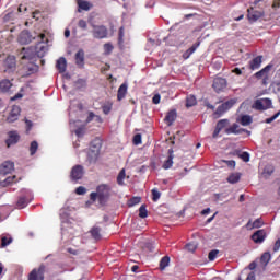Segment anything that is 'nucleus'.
I'll return each instance as SVG.
<instances>
[{
	"instance_id": "nucleus-1",
	"label": "nucleus",
	"mask_w": 280,
	"mask_h": 280,
	"mask_svg": "<svg viewBox=\"0 0 280 280\" xmlns=\"http://www.w3.org/2000/svg\"><path fill=\"white\" fill-rule=\"evenodd\" d=\"M22 69L20 70V75L22 78H27V75H32L38 71V66L35 63L36 58H43L45 54H47V47L45 45L39 44L36 46L35 50L32 48H23L22 52Z\"/></svg>"
},
{
	"instance_id": "nucleus-2",
	"label": "nucleus",
	"mask_w": 280,
	"mask_h": 280,
	"mask_svg": "<svg viewBox=\"0 0 280 280\" xmlns=\"http://www.w3.org/2000/svg\"><path fill=\"white\" fill-rule=\"evenodd\" d=\"M37 38V46L39 45H45L47 47V45L45 43H47V37L45 36V34H39L37 36L32 35V33H30V31H22L20 36H19V43H21V45H30V43H32V40H36Z\"/></svg>"
},
{
	"instance_id": "nucleus-3",
	"label": "nucleus",
	"mask_w": 280,
	"mask_h": 280,
	"mask_svg": "<svg viewBox=\"0 0 280 280\" xmlns=\"http://www.w3.org/2000/svg\"><path fill=\"white\" fill-rule=\"evenodd\" d=\"M102 150V141L94 140L91 143L90 150L88 152V159L90 163H95L100 159V151Z\"/></svg>"
},
{
	"instance_id": "nucleus-4",
	"label": "nucleus",
	"mask_w": 280,
	"mask_h": 280,
	"mask_svg": "<svg viewBox=\"0 0 280 280\" xmlns=\"http://www.w3.org/2000/svg\"><path fill=\"white\" fill-rule=\"evenodd\" d=\"M96 194L98 196V202L101 205H106L108 198H110V187H108V185H101L97 187Z\"/></svg>"
},
{
	"instance_id": "nucleus-5",
	"label": "nucleus",
	"mask_w": 280,
	"mask_h": 280,
	"mask_svg": "<svg viewBox=\"0 0 280 280\" xmlns=\"http://www.w3.org/2000/svg\"><path fill=\"white\" fill-rule=\"evenodd\" d=\"M22 192L24 196L19 198L16 203L18 209H25V207L32 202V191L24 189Z\"/></svg>"
},
{
	"instance_id": "nucleus-6",
	"label": "nucleus",
	"mask_w": 280,
	"mask_h": 280,
	"mask_svg": "<svg viewBox=\"0 0 280 280\" xmlns=\"http://www.w3.org/2000/svg\"><path fill=\"white\" fill-rule=\"evenodd\" d=\"M272 106V101L270 98H259L255 101L253 108L256 110H268Z\"/></svg>"
},
{
	"instance_id": "nucleus-7",
	"label": "nucleus",
	"mask_w": 280,
	"mask_h": 280,
	"mask_svg": "<svg viewBox=\"0 0 280 280\" xmlns=\"http://www.w3.org/2000/svg\"><path fill=\"white\" fill-rule=\"evenodd\" d=\"M234 104H235V100H230V101L224 102L217 108V110L214 112V115L217 117H221V115H224V113H226V110H231V108H233Z\"/></svg>"
},
{
	"instance_id": "nucleus-8",
	"label": "nucleus",
	"mask_w": 280,
	"mask_h": 280,
	"mask_svg": "<svg viewBox=\"0 0 280 280\" xmlns=\"http://www.w3.org/2000/svg\"><path fill=\"white\" fill-rule=\"evenodd\" d=\"M264 16V11L255 10V7H252L247 10V19L250 23L259 21Z\"/></svg>"
},
{
	"instance_id": "nucleus-9",
	"label": "nucleus",
	"mask_w": 280,
	"mask_h": 280,
	"mask_svg": "<svg viewBox=\"0 0 280 280\" xmlns=\"http://www.w3.org/2000/svg\"><path fill=\"white\" fill-rule=\"evenodd\" d=\"M4 72L10 73L16 70V58L14 56H8L3 62Z\"/></svg>"
},
{
	"instance_id": "nucleus-10",
	"label": "nucleus",
	"mask_w": 280,
	"mask_h": 280,
	"mask_svg": "<svg viewBox=\"0 0 280 280\" xmlns=\"http://www.w3.org/2000/svg\"><path fill=\"white\" fill-rule=\"evenodd\" d=\"M45 279V265L38 269H33L28 276V280H44Z\"/></svg>"
},
{
	"instance_id": "nucleus-11",
	"label": "nucleus",
	"mask_w": 280,
	"mask_h": 280,
	"mask_svg": "<svg viewBox=\"0 0 280 280\" xmlns=\"http://www.w3.org/2000/svg\"><path fill=\"white\" fill-rule=\"evenodd\" d=\"M92 34L94 38H106L108 31L103 25H93Z\"/></svg>"
},
{
	"instance_id": "nucleus-12",
	"label": "nucleus",
	"mask_w": 280,
	"mask_h": 280,
	"mask_svg": "<svg viewBox=\"0 0 280 280\" xmlns=\"http://www.w3.org/2000/svg\"><path fill=\"white\" fill-rule=\"evenodd\" d=\"M212 88L214 89L215 93H222V91L226 89V79L217 77L213 81Z\"/></svg>"
},
{
	"instance_id": "nucleus-13",
	"label": "nucleus",
	"mask_w": 280,
	"mask_h": 280,
	"mask_svg": "<svg viewBox=\"0 0 280 280\" xmlns=\"http://www.w3.org/2000/svg\"><path fill=\"white\" fill-rule=\"evenodd\" d=\"M226 128H229V119H221L218 121L215 130L212 135L213 139L218 138V136L220 135V132H222V130H226Z\"/></svg>"
},
{
	"instance_id": "nucleus-14",
	"label": "nucleus",
	"mask_w": 280,
	"mask_h": 280,
	"mask_svg": "<svg viewBox=\"0 0 280 280\" xmlns=\"http://www.w3.org/2000/svg\"><path fill=\"white\" fill-rule=\"evenodd\" d=\"M242 132L250 135V131L240 128V125L237 124H233L231 127L225 129V135H242Z\"/></svg>"
},
{
	"instance_id": "nucleus-15",
	"label": "nucleus",
	"mask_w": 280,
	"mask_h": 280,
	"mask_svg": "<svg viewBox=\"0 0 280 280\" xmlns=\"http://www.w3.org/2000/svg\"><path fill=\"white\" fill-rule=\"evenodd\" d=\"M84 176V168L82 165H75L71 171L72 180H80Z\"/></svg>"
},
{
	"instance_id": "nucleus-16",
	"label": "nucleus",
	"mask_w": 280,
	"mask_h": 280,
	"mask_svg": "<svg viewBox=\"0 0 280 280\" xmlns=\"http://www.w3.org/2000/svg\"><path fill=\"white\" fill-rule=\"evenodd\" d=\"M19 115H21V107L14 105L11 109L9 117L7 118V121L9 124H14V121L19 119Z\"/></svg>"
},
{
	"instance_id": "nucleus-17",
	"label": "nucleus",
	"mask_w": 280,
	"mask_h": 280,
	"mask_svg": "<svg viewBox=\"0 0 280 280\" xmlns=\"http://www.w3.org/2000/svg\"><path fill=\"white\" fill-rule=\"evenodd\" d=\"M13 171H14V163H12V162L7 161V162L2 163L0 166V175L1 176H5Z\"/></svg>"
},
{
	"instance_id": "nucleus-18",
	"label": "nucleus",
	"mask_w": 280,
	"mask_h": 280,
	"mask_svg": "<svg viewBox=\"0 0 280 280\" xmlns=\"http://www.w3.org/2000/svg\"><path fill=\"white\" fill-rule=\"evenodd\" d=\"M253 242L255 244H261L266 240V230H258L252 235Z\"/></svg>"
},
{
	"instance_id": "nucleus-19",
	"label": "nucleus",
	"mask_w": 280,
	"mask_h": 280,
	"mask_svg": "<svg viewBox=\"0 0 280 280\" xmlns=\"http://www.w3.org/2000/svg\"><path fill=\"white\" fill-rule=\"evenodd\" d=\"M270 69H272V65H268L262 68L260 71L255 73V78L258 80H268V74L270 73Z\"/></svg>"
},
{
	"instance_id": "nucleus-20",
	"label": "nucleus",
	"mask_w": 280,
	"mask_h": 280,
	"mask_svg": "<svg viewBox=\"0 0 280 280\" xmlns=\"http://www.w3.org/2000/svg\"><path fill=\"white\" fill-rule=\"evenodd\" d=\"M261 226H264V221L261 219H256L254 222L249 220L245 225V229H247V231H253V229H261Z\"/></svg>"
},
{
	"instance_id": "nucleus-21",
	"label": "nucleus",
	"mask_w": 280,
	"mask_h": 280,
	"mask_svg": "<svg viewBox=\"0 0 280 280\" xmlns=\"http://www.w3.org/2000/svg\"><path fill=\"white\" fill-rule=\"evenodd\" d=\"M19 139H21V137L19 136V133L16 131H10L9 139L5 142L8 148H10V145H14V144L19 143Z\"/></svg>"
},
{
	"instance_id": "nucleus-22",
	"label": "nucleus",
	"mask_w": 280,
	"mask_h": 280,
	"mask_svg": "<svg viewBox=\"0 0 280 280\" xmlns=\"http://www.w3.org/2000/svg\"><path fill=\"white\" fill-rule=\"evenodd\" d=\"M174 165V150H168V158L163 163V170H170Z\"/></svg>"
},
{
	"instance_id": "nucleus-23",
	"label": "nucleus",
	"mask_w": 280,
	"mask_h": 280,
	"mask_svg": "<svg viewBox=\"0 0 280 280\" xmlns=\"http://www.w3.org/2000/svg\"><path fill=\"white\" fill-rule=\"evenodd\" d=\"M262 59V56H257L256 58L252 59L249 61V69H252V71L259 69V67H261Z\"/></svg>"
},
{
	"instance_id": "nucleus-24",
	"label": "nucleus",
	"mask_w": 280,
	"mask_h": 280,
	"mask_svg": "<svg viewBox=\"0 0 280 280\" xmlns=\"http://www.w3.org/2000/svg\"><path fill=\"white\" fill-rule=\"evenodd\" d=\"M273 173H275V166L266 165L262 172L260 173V178L268 179L270 178V176H272Z\"/></svg>"
},
{
	"instance_id": "nucleus-25",
	"label": "nucleus",
	"mask_w": 280,
	"mask_h": 280,
	"mask_svg": "<svg viewBox=\"0 0 280 280\" xmlns=\"http://www.w3.org/2000/svg\"><path fill=\"white\" fill-rule=\"evenodd\" d=\"M78 7H79V12L81 10H84L85 12H89L91 8H93V4L86 0H77Z\"/></svg>"
},
{
	"instance_id": "nucleus-26",
	"label": "nucleus",
	"mask_w": 280,
	"mask_h": 280,
	"mask_svg": "<svg viewBox=\"0 0 280 280\" xmlns=\"http://www.w3.org/2000/svg\"><path fill=\"white\" fill-rule=\"evenodd\" d=\"M56 68L59 73H65V71H67V59H65V57L59 58L57 60Z\"/></svg>"
},
{
	"instance_id": "nucleus-27",
	"label": "nucleus",
	"mask_w": 280,
	"mask_h": 280,
	"mask_svg": "<svg viewBox=\"0 0 280 280\" xmlns=\"http://www.w3.org/2000/svg\"><path fill=\"white\" fill-rule=\"evenodd\" d=\"M127 93H128V84L122 83L118 89V94H117L118 102H121V100L126 97Z\"/></svg>"
},
{
	"instance_id": "nucleus-28",
	"label": "nucleus",
	"mask_w": 280,
	"mask_h": 280,
	"mask_svg": "<svg viewBox=\"0 0 280 280\" xmlns=\"http://www.w3.org/2000/svg\"><path fill=\"white\" fill-rule=\"evenodd\" d=\"M164 121H166L167 126H172V124L176 121V110L168 112L164 118Z\"/></svg>"
},
{
	"instance_id": "nucleus-29",
	"label": "nucleus",
	"mask_w": 280,
	"mask_h": 280,
	"mask_svg": "<svg viewBox=\"0 0 280 280\" xmlns=\"http://www.w3.org/2000/svg\"><path fill=\"white\" fill-rule=\"evenodd\" d=\"M10 89H12V83L10 82V80H2L0 82V92L1 93H8L10 91Z\"/></svg>"
},
{
	"instance_id": "nucleus-30",
	"label": "nucleus",
	"mask_w": 280,
	"mask_h": 280,
	"mask_svg": "<svg viewBox=\"0 0 280 280\" xmlns=\"http://www.w3.org/2000/svg\"><path fill=\"white\" fill-rule=\"evenodd\" d=\"M75 62L78 67H84V50H79L75 54Z\"/></svg>"
},
{
	"instance_id": "nucleus-31",
	"label": "nucleus",
	"mask_w": 280,
	"mask_h": 280,
	"mask_svg": "<svg viewBox=\"0 0 280 280\" xmlns=\"http://www.w3.org/2000/svg\"><path fill=\"white\" fill-rule=\"evenodd\" d=\"M90 233L93 240H102V229H100L98 226L92 228Z\"/></svg>"
},
{
	"instance_id": "nucleus-32",
	"label": "nucleus",
	"mask_w": 280,
	"mask_h": 280,
	"mask_svg": "<svg viewBox=\"0 0 280 280\" xmlns=\"http://www.w3.org/2000/svg\"><path fill=\"white\" fill-rule=\"evenodd\" d=\"M10 244H12V236L9 234H3L1 236V247L5 248V246H10Z\"/></svg>"
},
{
	"instance_id": "nucleus-33",
	"label": "nucleus",
	"mask_w": 280,
	"mask_h": 280,
	"mask_svg": "<svg viewBox=\"0 0 280 280\" xmlns=\"http://www.w3.org/2000/svg\"><path fill=\"white\" fill-rule=\"evenodd\" d=\"M242 175L240 173H233L228 177V183L235 185V183H240V178Z\"/></svg>"
},
{
	"instance_id": "nucleus-34",
	"label": "nucleus",
	"mask_w": 280,
	"mask_h": 280,
	"mask_svg": "<svg viewBox=\"0 0 280 280\" xmlns=\"http://www.w3.org/2000/svg\"><path fill=\"white\" fill-rule=\"evenodd\" d=\"M240 124L242 126H250V124H253V118L248 115H244L241 117Z\"/></svg>"
},
{
	"instance_id": "nucleus-35",
	"label": "nucleus",
	"mask_w": 280,
	"mask_h": 280,
	"mask_svg": "<svg viewBox=\"0 0 280 280\" xmlns=\"http://www.w3.org/2000/svg\"><path fill=\"white\" fill-rule=\"evenodd\" d=\"M271 258H272V256L270 255V253L266 252L261 255L260 261H261V264H265V266H268Z\"/></svg>"
},
{
	"instance_id": "nucleus-36",
	"label": "nucleus",
	"mask_w": 280,
	"mask_h": 280,
	"mask_svg": "<svg viewBox=\"0 0 280 280\" xmlns=\"http://www.w3.org/2000/svg\"><path fill=\"white\" fill-rule=\"evenodd\" d=\"M167 266H170V257L164 256L160 261V269L165 270V268H167Z\"/></svg>"
},
{
	"instance_id": "nucleus-37",
	"label": "nucleus",
	"mask_w": 280,
	"mask_h": 280,
	"mask_svg": "<svg viewBox=\"0 0 280 280\" xmlns=\"http://www.w3.org/2000/svg\"><path fill=\"white\" fill-rule=\"evenodd\" d=\"M16 176L7 177L4 180L0 182L1 187H8V185H12Z\"/></svg>"
},
{
	"instance_id": "nucleus-38",
	"label": "nucleus",
	"mask_w": 280,
	"mask_h": 280,
	"mask_svg": "<svg viewBox=\"0 0 280 280\" xmlns=\"http://www.w3.org/2000/svg\"><path fill=\"white\" fill-rule=\"evenodd\" d=\"M186 106L187 108H191V106H196V96L190 95L186 100Z\"/></svg>"
},
{
	"instance_id": "nucleus-39",
	"label": "nucleus",
	"mask_w": 280,
	"mask_h": 280,
	"mask_svg": "<svg viewBox=\"0 0 280 280\" xmlns=\"http://www.w3.org/2000/svg\"><path fill=\"white\" fill-rule=\"evenodd\" d=\"M37 150H38V142L32 141L31 147H30L31 156H34V154H36Z\"/></svg>"
},
{
	"instance_id": "nucleus-40",
	"label": "nucleus",
	"mask_w": 280,
	"mask_h": 280,
	"mask_svg": "<svg viewBox=\"0 0 280 280\" xmlns=\"http://www.w3.org/2000/svg\"><path fill=\"white\" fill-rule=\"evenodd\" d=\"M151 194H152L153 202H158V200L161 198V191H159V189H156V188H153L151 190Z\"/></svg>"
},
{
	"instance_id": "nucleus-41",
	"label": "nucleus",
	"mask_w": 280,
	"mask_h": 280,
	"mask_svg": "<svg viewBox=\"0 0 280 280\" xmlns=\"http://www.w3.org/2000/svg\"><path fill=\"white\" fill-rule=\"evenodd\" d=\"M126 178V170H121L117 177L118 185H124V179Z\"/></svg>"
},
{
	"instance_id": "nucleus-42",
	"label": "nucleus",
	"mask_w": 280,
	"mask_h": 280,
	"mask_svg": "<svg viewBox=\"0 0 280 280\" xmlns=\"http://www.w3.org/2000/svg\"><path fill=\"white\" fill-rule=\"evenodd\" d=\"M139 218H148V209H145V205H142L139 208Z\"/></svg>"
},
{
	"instance_id": "nucleus-43",
	"label": "nucleus",
	"mask_w": 280,
	"mask_h": 280,
	"mask_svg": "<svg viewBox=\"0 0 280 280\" xmlns=\"http://www.w3.org/2000/svg\"><path fill=\"white\" fill-rule=\"evenodd\" d=\"M139 202H141V197H132L128 201V207H135V205H139Z\"/></svg>"
},
{
	"instance_id": "nucleus-44",
	"label": "nucleus",
	"mask_w": 280,
	"mask_h": 280,
	"mask_svg": "<svg viewBox=\"0 0 280 280\" xmlns=\"http://www.w3.org/2000/svg\"><path fill=\"white\" fill-rule=\"evenodd\" d=\"M187 250H189V253H194L196 252V248H198V244L196 242L192 243H188L186 245Z\"/></svg>"
},
{
	"instance_id": "nucleus-45",
	"label": "nucleus",
	"mask_w": 280,
	"mask_h": 280,
	"mask_svg": "<svg viewBox=\"0 0 280 280\" xmlns=\"http://www.w3.org/2000/svg\"><path fill=\"white\" fill-rule=\"evenodd\" d=\"M218 253H220V250H218V249L211 250V252L209 253V255H208V259H209L210 261L215 260V257H218Z\"/></svg>"
},
{
	"instance_id": "nucleus-46",
	"label": "nucleus",
	"mask_w": 280,
	"mask_h": 280,
	"mask_svg": "<svg viewBox=\"0 0 280 280\" xmlns=\"http://www.w3.org/2000/svg\"><path fill=\"white\" fill-rule=\"evenodd\" d=\"M77 89H84V86H86V80L84 79H79L77 82Z\"/></svg>"
},
{
	"instance_id": "nucleus-47",
	"label": "nucleus",
	"mask_w": 280,
	"mask_h": 280,
	"mask_svg": "<svg viewBox=\"0 0 280 280\" xmlns=\"http://www.w3.org/2000/svg\"><path fill=\"white\" fill-rule=\"evenodd\" d=\"M110 110H113V105L112 104L103 105V113H104V115H108V113H110Z\"/></svg>"
},
{
	"instance_id": "nucleus-48",
	"label": "nucleus",
	"mask_w": 280,
	"mask_h": 280,
	"mask_svg": "<svg viewBox=\"0 0 280 280\" xmlns=\"http://www.w3.org/2000/svg\"><path fill=\"white\" fill-rule=\"evenodd\" d=\"M78 27H80L81 30H86V27H89V24L85 20H79Z\"/></svg>"
},
{
	"instance_id": "nucleus-49",
	"label": "nucleus",
	"mask_w": 280,
	"mask_h": 280,
	"mask_svg": "<svg viewBox=\"0 0 280 280\" xmlns=\"http://www.w3.org/2000/svg\"><path fill=\"white\" fill-rule=\"evenodd\" d=\"M75 194H78V196H84V194H86V188H84L83 186H79L75 189Z\"/></svg>"
},
{
	"instance_id": "nucleus-50",
	"label": "nucleus",
	"mask_w": 280,
	"mask_h": 280,
	"mask_svg": "<svg viewBox=\"0 0 280 280\" xmlns=\"http://www.w3.org/2000/svg\"><path fill=\"white\" fill-rule=\"evenodd\" d=\"M74 133L77 137H83L84 136V126L79 127L77 130H74Z\"/></svg>"
},
{
	"instance_id": "nucleus-51",
	"label": "nucleus",
	"mask_w": 280,
	"mask_h": 280,
	"mask_svg": "<svg viewBox=\"0 0 280 280\" xmlns=\"http://www.w3.org/2000/svg\"><path fill=\"white\" fill-rule=\"evenodd\" d=\"M135 145H141V133H138L133 137Z\"/></svg>"
},
{
	"instance_id": "nucleus-52",
	"label": "nucleus",
	"mask_w": 280,
	"mask_h": 280,
	"mask_svg": "<svg viewBox=\"0 0 280 280\" xmlns=\"http://www.w3.org/2000/svg\"><path fill=\"white\" fill-rule=\"evenodd\" d=\"M241 159L245 161V163H248L250 161V155L248 154V152H243L241 154Z\"/></svg>"
},
{
	"instance_id": "nucleus-53",
	"label": "nucleus",
	"mask_w": 280,
	"mask_h": 280,
	"mask_svg": "<svg viewBox=\"0 0 280 280\" xmlns=\"http://www.w3.org/2000/svg\"><path fill=\"white\" fill-rule=\"evenodd\" d=\"M95 117H96L97 119H100V116H95V114H94L93 112H90V113H89V116H88V118H86V124H91V120H92V119H95Z\"/></svg>"
},
{
	"instance_id": "nucleus-54",
	"label": "nucleus",
	"mask_w": 280,
	"mask_h": 280,
	"mask_svg": "<svg viewBox=\"0 0 280 280\" xmlns=\"http://www.w3.org/2000/svg\"><path fill=\"white\" fill-rule=\"evenodd\" d=\"M273 91H276V93H280V81H276L271 84Z\"/></svg>"
},
{
	"instance_id": "nucleus-55",
	"label": "nucleus",
	"mask_w": 280,
	"mask_h": 280,
	"mask_svg": "<svg viewBox=\"0 0 280 280\" xmlns=\"http://www.w3.org/2000/svg\"><path fill=\"white\" fill-rule=\"evenodd\" d=\"M279 115H280V112H278L277 114H275L272 117L267 118V119L265 120V122H266V124H272V121H275V119H277V118L279 117Z\"/></svg>"
},
{
	"instance_id": "nucleus-56",
	"label": "nucleus",
	"mask_w": 280,
	"mask_h": 280,
	"mask_svg": "<svg viewBox=\"0 0 280 280\" xmlns=\"http://www.w3.org/2000/svg\"><path fill=\"white\" fill-rule=\"evenodd\" d=\"M198 47H200V44H194L187 51L188 54L191 56V54H194L196 51V49H198Z\"/></svg>"
},
{
	"instance_id": "nucleus-57",
	"label": "nucleus",
	"mask_w": 280,
	"mask_h": 280,
	"mask_svg": "<svg viewBox=\"0 0 280 280\" xmlns=\"http://www.w3.org/2000/svg\"><path fill=\"white\" fill-rule=\"evenodd\" d=\"M105 54H110L113 51V45L112 44H105L104 45Z\"/></svg>"
},
{
	"instance_id": "nucleus-58",
	"label": "nucleus",
	"mask_w": 280,
	"mask_h": 280,
	"mask_svg": "<svg viewBox=\"0 0 280 280\" xmlns=\"http://www.w3.org/2000/svg\"><path fill=\"white\" fill-rule=\"evenodd\" d=\"M153 104H161V94H155L152 98Z\"/></svg>"
},
{
	"instance_id": "nucleus-59",
	"label": "nucleus",
	"mask_w": 280,
	"mask_h": 280,
	"mask_svg": "<svg viewBox=\"0 0 280 280\" xmlns=\"http://www.w3.org/2000/svg\"><path fill=\"white\" fill-rule=\"evenodd\" d=\"M280 248V238H278L273 245V252L277 253Z\"/></svg>"
},
{
	"instance_id": "nucleus-60",
	"label": "nucleus",
	"mask_w": 280,
	"mask_h": 280,
	"mask_svg": "<svg viewBox=\"0 0 280 280\" xmlns=\"http://www.w3.org/2000/svg\"><path fill=\"white\" fill-rule=\"evenodd\" d=\"M224 163L228 165V167H235V161L233 160L224 161Z\"/></svg>"
},
{
	"instance_id": "nucleus-61",
	"label": "nucleus",
	"mask_w": 280,
	"mask_h": 280,
	"mask_svg": "<svg viewBox=\"0 0 280 280\" xmlns=\"http://www.w3.org/2000/svg\"><path fill=\"white\" fill-rule=\"evenodd\" d=\"M97 198H98L97 192H91L90 199L93 200V202H95L97 200Z\"/></svg>"
},
{
	"instance_id": "nucleus-62",
	"label": "nucleus",
	"mask_w": 280,
	"mask_h": 280,
	"mask_svg": "<svg viewBox=\"0 0 280 280\" xmlns=\"http://www.w3.org/2000/svg\"><path fill=\"white\" fill-rule=\"evenodd\" d=\"M32 16H33L36 21H38V19H40V11H35V12H33V13H32Z\"/></svg>"
},
{
	"instance_id": "nucleus-63",
	"label": "nucleus",
	"mask_w": 280,
	"mask_h": 280,
	"mask_svg": "<svg viewBox=\"0 0 280 280\" xmlns=\"http://www.w3.org/2000/svg\"><path fill=\"white\" fill-rule=\"evenodd\" d=\"M121 40H124V27L119 30V42L121 43Z\"/></svg>"
},
{
	"instance_id": "nucleus-64",
	"label": "nucleus",
	"mask_w": 280,
	"mask_h": 280,
	"mask_svg": "<svg viewBox=\"0 0 280 280\" xmlns=\"http://www.w3.org/2000/svg\"><path fill=\"white\" fill-rule=\"evenodd\" d=\"M246 280H255V271H252V272L247 276Z\"/></svg>"
}]
</instances>
